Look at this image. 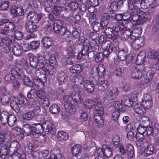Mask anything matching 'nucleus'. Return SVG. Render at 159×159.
I'll use <instances>...</instances> for the list:
<instances>
[{
  "instance_id": "obj_1",
  "label": "nucleus",
  "mask_w": 159,
  "mask_h": 159,
  "mask_svg": "<svg viewBox=\"0 0 159 159\" xmlns=\"http://www.w3.org/2000/svg\"><path fill=\"white\" fill-rule=\"evenodd\" d=\"M12 75L15 78L21 80L23 83L27 86L30 87L33 86V83L25 75H24L22 70L17 67L12 68L10 70Z\"/></svg>"
},
{
  "instance_id": "obj_2",
  "label": "nucleus",
  "mask_w": 159,
  "mask_h": 159,
  "mask_svg": "<svg viewBox=\"0 0 159 159\" xmlns=\"http://www.w3.org/2000/svg\"><path fill=\"white\" fill-rule=\"evenodd\" d=\"M53 28L55 33L63 35L65 38L69 37L70 35V32L66 30L67 27H63L62 21L60 19L54 20Z\"/></svg>"
},
{
  "instance_id": "obj_3",
  "label": "nucleus",
  "mask_w": 159,
  "mask_h": 159,
  "mask_svg": "<svg viewBox=\"0 0 159 159\" xmlns=\"http://www.w3.org/2000/svg\"><path fill=\"white\" fill-rule=\"evenodd\" d=\"M14 40L11 35H8L3 37L0 42V45L2 48V50L5 53H8L11 50V45Z\"/></svg>"
},
{
  "instance_id": "obj_4",
  "label": "nucleus",
  "mask_w": 159,
  "mask_h": 159,
  "mask_svg": "<svg viewBox=\"0 0 159 159\" xmlns=\"http://www.w3.org/2000/svg\"><path fill=\"white\" fill-rule=\"evenodd\" d=\"M25 26L27 31L30 33L29 34L26 36V39H29L36 36L35 33L37 30V27L34 22L29 20L26 23Z\"/></svg>"
},
{
  "instance_id": "obj_5",
  "label": "nucleus",
  "mask_w": 159,
  "mask_h": 159,
  "mask_svg": "<svg viewBox=\"0 0 159 159\" xmlns=\"http://www.w3.org/2000/svg\"><path fill=\"white\" fill-rule=\"evenodd\" d=\"M130 68L132 70L131 73V76L132 78L139 80L141 78L143 72L145 71V68L143 66H141V67L138 69L135 65L132 64L130 65Z\"/></svg>"
},
{
  "instance_id": "obj_6",
  "label": "nucleus",
  "mask_w": 159,
  "mask_h": 159,
  "mask_svg": "<svg viewBox=\"0 0 159 159\" xmlns=\"http://www.w3.org/2000/svg\"><path fill=\"white\" fill-rule=\"evenodd\" d=\"M147 15L146 12L140 11H139L138 15L133 16V21L135 25H142L147 20Z\"/></svg>"
},
{
  "instance_id": "obj_7",
  "label": "nucleus",
  "mask_w": 159,
  "mask_h": 159,
  "mask_svg": "<svg viewBox=\"0 0 159 159\" xmlns=\"http://www.w3.org/2000/svg\"><path fill=\"white\" fill-rule=\"evenodd\" d=\"M43 131L52 135H55L56 133L55 125L49 121L43 122Z\"/></svg>"
},
{
  "instance_id": "obj_8",
  "label": "nucleus",
  "mask_w": 159,
  "mask_h": 159,
  "mask_svg": "<svg viewBox=\"0 0 159 159\" xmlns=\"http://www.w3.org/2000/svg\"><path fill=\"white\" fill-rule=\"evenodd\" d=\"M64 106L66 111L70 114L74 113L76 109L74 106L72 104L71 98L69 96L66 95L63 97Z\"/></svg>"
},
{
  "instance_id": "obj_9",
  "label": "nucleus",
  "mask_w": 159,
  "mask_h": 159,
  "mask_svg": "<svg viewBox=\"0 0 159 159\" xmlns=\"http://www.w3.org/2000/svg\"><path fill=\"white\" fill-rule=\"evenodd\" d=\"M4 28L0 29V33L3 35H7L9 32H12L16 28L15 25L11 22H10L4 25Z\"/></svg>"
},
{
  "instance_id": "obj_10",
  "label": "nucleus",
  "mask_w": 159,
  "mask_h": 159,
  "mask_svg": "<svg viewBox=\"0 0 159 159\" xmlns=\"http://www.w3.org/2000/svg\"><path fill=\"white\" fill-rule=\"evenodd\" d=\"M100 152L104 157L107 158L111 157L112 154V149L107 146L106 145L102 146V148H99L98 150L97 153Z\"/></svg>"
},
{
  "instance_id": "obj_11",
  "label": "nucleus",
  "mask_w": 159,
  "mask_h": 159,
  "mask_svg": "<svg viewBox=\"0 0 159 159\" xmlns=\"http://www.w3.org/2000/svg\"><path fill=\"white\" fill-rule=\"evenodd\" d=\"M25 151L29 154L31 155L33 158H36L38 155V153L34 151V148L33 144L29 143L24 145Z\"/></svg>"
},
{
  "instance_id": "obj_12",
  "label": "nucleus",
  "mask_w": 159,
  "mask_h": 159,
  "mask_svg": "<svg viewBox=\"0 0 159 159\" xmlns=\"http://www.w3.org/2000/svg\"><path fill=\"white\" fill-rule=\"evenodd\" d=\"M159 4L157 0H143L142 8L146 9L149 6L156 7Z\"/></svg>"
},
{
  "instance_id": "obj_13",
  "label": "nucleus",
  "mask_w": 159,
  "mask_h": 159,
  "mask_svg": "<svg viewBox=\"0 0 159 159\" xmlns=\"http://www.w3.org/2000/svg\"><path fill=\"white\" fill-rule=\"evenodd\" d=\"M128 54L125 50H122L119 51L117 54L118 58L121 61L126 60L128 62H130L132 60L130 59V57H128Z\"/></svg>"
},
{
  "instance_id": "obj_14",
  "label": "nucleus",
  "mask_w": 159,
  "mask_h": 159,
  "mask_svg": "<svg viewBox=\"0 0 159 159\" xmlns=\"http://www.w3.org/2000/svg\"><path fill=\"white\" fill-rule=\"evenodd\" d=\"M83 84L84 89L87 93H92L94 91V85L91 81L89 80H84Z\"/></svg>"
},
{
  "instance_id": "obj_15",
  "label": "nucleus",
  "mask_w": 159,
  "mask_h": 159,
  "mask_svg": "<svg viewBox=\"0 0 159 159\" xmlns=\"http://www.w3.org/2000/svg\"><path fill=\"white\" fill-rule=\"evenodd\" d=\"M96 86L99 90L104 91L108 88V82L107 80L99 79L97 82Z\"/></svg>"
},
{
  "instance_id": "obj_16",
  "label": "nucleus",
  "mask_w": 159,
  "mask_h": 159,
  "mask_svg": "<svg viewBox=\"0 0 159 159\" xmlns=\"http://www.w3.org/2000/svg\"><path fill=\"white\" fill-rule=\"evenodd\" d=\"M32 127L33 124L31 125L28 124L24 125L22 127V129L25 134L27 136L30 135L32 137L34 134V133H35L33 131Z\"/></svg>"
},
{
  "instance_id": "obj_17",
  "label": "nucleus",
  "mask_w": 159,
  "mask_h": 159,
  "mask_svg": "<svg viewBox=\"0 0 159 159\" xmlns=\"http://www.w3.org/2000/svg\"><path fill=\"white\" fill-rule=\"evenodd\" d=\"M104 32L107 37L111 38L113 40L115 39L118 38V34L116 33H114L112 28H107L104 30Z\"/></svg>"
},
{
  "instance_id": "obj_18",
  "label": "nucleus",
  "mask_w": 159,
  "mask_h": 159,
  "mask_svg": "<svg viewBox=\"0 0 159 159\" xmlns=\"http://www.w3.org/2000/svg\"><path fill=\"white\" fill-rule=\"evenodd\" d=\"M12 52L13 54L17 56H20L22 53L21 45L18 43H15L13 45Z\"/></svg>"
},
{
  "instance_id": "obj_19",
  "label": "nucleus",
  "mask_w": 159,
  "mask_h": 159,
  "mask_svg": "<svg viewBox=\"0 0 159 159\" xmlns=\"http://www.w3.org/2000/svg\"><path fill=\"white\" fill-rule=\"evenodd\" d=\"M8 143L4 144L0 149V159L5 158L7 155L9 150Z\"/></svg>"
},
{
  "instance_id": "obj_20",
  "label": "nucleus",
  "mask_w": 159,
  "mask_h": 159,
  "mask_svg": "<svg viewBox=\"0 0 159 159\" xmlns=\"http://www.w3.org/2000/svg\"><path fill=\"white\" fill-rule=\"evenodd\" d=\"M32 111L35 115L45 116L47 113L46 109L40 105L33 108Z\"/></svg>"
},
{
  "instance_id": "obj_21",
  "label": "nucleus",
  "mask_w": 159,
  "mask_h": 159,
  "mask_svg": "<svg viewBox=\"0 0 159 159\" xmlns=\"http://www.w3.org/2000/svg\"><path fill=\"white\" fill-rule=\"evenodd\" d=\"M103 115L96 114L95 115L94 119L95 123L98 127H101L104 125V121L102 116Z\"/></svg>"
},
{
  "instance_id": "obj_22",
  "label": "nucleus",
  "mask_w": 159,
  "mask_h": 159,
  "mask_svg": "<svg viewBox=\"0 0 159 159\" xmlns=\"http://www.w3.org/2000/svg\"><path fill=\"white\" fill-rule=\"evenodd\" d=\"M83 66L80 64H76L72 65L70 68V71L73 74H79L83 70Z\"/></svg>"
},
{
  "instance_id": "obj_23",
  "label": "nucleus",
  "mask_w": 159,
  "mask_h": 159,
  "mask_svg": "<svg viewBox=\"0 0 159 159\" xmlns=\"http://www.w3.org/2000/svg\"><path fill=\"white\" fill-rule=\"evenodd\" d=\"M11 12L13 14L14 16H16L18 15L22 16L24 15V11L21 7H16L15 6H13L11 9Z\"/></svg>"
},
{
  "instance_id": "obj_24",
  "label": "nucleus",
  "mask_w": 159,
  "mask_h": 159,
  "mask_svg": "<svg viewBox=\"0 0 159 159\" xmlns=\"http://www.w3.org/2000/svg\"><path fill=\"white\" fill-rule=\"evenodd\" d=\"M93 46H94L93 44H91L89 40H87L83 45V48L80 51L82 54L86 56L87 54L90 51L89 48Z\"/></svg>"
},
{
  "instance_id": "obj_25",
  "label": "nucleus",
  "mask_w": 159,
  "mask_h": 159,
  "mask_svg": "<svg viewBox=\"0 0 159 159\" xmlns=\"http://www.w3.org/2000/svg\"><path fill=\"white\" fill-rule=\"evenodd\" d=\"M146 54L145 52L141 51L138 54L136 60V63L137 65H140L143 63L146 58Z\"/></svg>"
},
{
  "instance_id": "obj_26",
  "label": "nucleus",
  "mask_w": 159,
  "mask_h": 159,
  "mask_svg": "<svg viewBox=\"0 0 159 159\" xmlns=\"http://www.w3.org/2000/svg\"><path fill=\"white\" fill-rule=\"evenodd\" d=\"M93 105L95 106V109L97 111L96 114L103 115L104 114V109L101 102L98 101L95 102Z\"/></svg>"
},
{
  "instance_id": "obj_27",
  "label": "nucleus",
  "mask_w": 159,
  "mask_h": 159,
  "mask_svg": "<svg viewBox=\"0 0 159 159\" xmlns=\"http://www.w3.org/2000/svg\"><path fill=\"white\" fill-rule=\"evenodd\" d=\"M8 145L10 151L16 152L20 148V145L16 140L11 142L10 144L8 143Z\"/></svg>"
},
{
  "instance_id": "obj_28",
  "label": "nucleus",
  "mask_w": 159,
  "mask_h": 159,
  "mask_svg": "<svg viewBox=\"0 0 159 159\" xmlns=\"http://www.w3.org/2000/svg\"><path fill=\"white\" fill-rule=\"evenodd\" d=\"M142 29L141 27H136L131 32V39L134 40L136 38L139 37L142 33Z\"/></svg>"
},
{
  "instance_id": "obj_29",
  "label": "nucleus",
  "mask_w": 159,
  "mask_h": 159,
  "mask_svg": "<svg viewBox=\"0 0 159 159\" xmlns=\"http://www.w3.org/2000/svg\"><path fill=\"white\" fill-rule=\"evenodd\" d=\"M134 111L137 113L140 114L144 113L145 111V108L143 105L140 103H137L133 107Z\"/></svg>"
},
{
  "instance_id": "obj_30",
  "label": "nucleus",
  "mask_w": 159,
  "mask_h": 159,
  "mask_svg": "<svg viewBox=\"0 0 159 159\" xmlns=\"http://www.w3.org/2000/svg\"><path fill=\"white\" fill-rule=\"evenodd\" d=\"M10 114L6 111H3L1 113L0 119L2 123L4 125H6L8 119Z\"/></svg>"
},
{
  "instance_id": "obj_31",
  "label": "nucleus",
  "mask_w": 159,
  "mask_h": 159,
  "mask_svg": "<svg viewBox=\"0 0 159 159\" xmlns=\"http://www.w3.org/2000/svg\"><path fill=\"white\" fill-rule=\"evenodd\" d=\"M71 100L72 99L75 102L80 103L83 101L82 96L78 93H72L71 94Z\"/></svg>"
},
{
  "instance_id": "obj_32",
  "label": "nucleus",
  "mask_w": 159,
  "mask_h": 159,
  "mask_svg": "<svg viewBox=\"0 0 159 159\" xmlns=\"http://www.w3.org/2000/svg\"><path fill=\"white\" fill-rule=\"evenodd\" d=\"M121 101L125 107H130L133 104V102L127 96H124L121 99Z\"/></svg>"
},
{
  "instance_id": "obj_33",
  "label": "nucleus",
  "mask_w": 159,
  "mask_h": 159,
  "mask_svg": "<svg viewBox=\"0 0 159 159\" xmlns=\"http://www.w3.org/2000/svg\"><path fill=\"white\" fill-rule=\"evenodd\" d=\"M42 43L43 46L46 48H48L52 44V40L48 37H44L42 39Z\"/></svg>"
},
{
  "instance_id": "obj_34",
  "label": "nucleus",
  "mask_w": 159,
  "mask_h": 159,
  "mask_svg": "<svg viewBox=\"0 0 159 159\" xmlns=\"http://www.w3.org/2000/svg\"><path fill=\"white\" fill-rule=\"evenodd\" d=\"M156 129H153L151 126L148 127L147 126L145 133V135L150 136L151 135H153V134H157L158 133V127Z\"/></svg>"
},
{
  "instance_id": "obj_35",
  "label": "nucleus",
  "mask_w": 159,
  "mask_h": 159,
  "mask_svg": "<svg viewBox=\"0 0 159 159\" xmlns=\"http://www.w3.org/2000/svg\"><path fill=\"white\" fill-rule=\"evenodd\" d=\"M32 136V137L36 138V140L40 142H43L46 140V136L45 134L41 133H35Z\"/></svg>"
},
{
  "instance_id": "obj_36",
  "label": "nucleus",
  "mask_w": 159,
  "mask_h": 159,
  "mask_svg": "<svg viewBox=\"0 0 159 159\" xmlns=\"http://www.w3.org/2000/svg\"><path fill=\"white\" fill-rule=\"evenodd\" d=\"M123 24L124 27L127 30H130L133 27L134 25L131 20L127 19L124 20Z\"/></svg>"
},
{
  "instance_id": "obj_37",
  "label": "nucleus",
  "mask_w": 159,
  "mask_h": 159,
  "mask_svg": "<svg viewBox=\"0 0 159 159\" xmlns=\"http://www.w3.org/2000/svg\"><path fill=\"white\" fill-rule=\"evenodd\" d=\"M115 109L117 111H122L125 110V106L122 101H116L114 103Z\"/></svg>"
},
{
  "instance_id": "obj_38",
  "label": "nucleus",
  "mask_w": 159,
  "mask_h": 159,
  "mask_svg": "<svg viewBox=\"0 0 159 159\" xmlns=\"http://www.w3.org/2000/svg\"><path fill=\"white\" fill-rule=\"evenodd\" d=\"M131 32L132 31L131 30H126L124 31L120 36L121 39L124 40L130 38L131 40V36L132 35Z\"/></svg>"
},
{
  "instance_id": "obj_39",
  "label": "nucleus",
  "mask_w": 159,
  "mask_h": 159,
  "mask_svg": "<svg viewBox=\"0 0 159 159\" xmlns=\"http://www.w3.org/2000/svg\"><path fill=\"white\" fill-rule=\"evenodd\" d=\"M33 81L34 84L39 89H44L45 84L46 83H43L42 81L39 80H37V79L34 78L33 79Z\"/></svg>"
},
{
  "instance_id": "obj_40",
  "label": "nucleus",
  "mask_w": 159,
  "mask_h": 159,
  "mask_svg": "<svg viewBox=\"0 0 159 159\" xmlns=\"http://www.w3.org/2000/svg\"><path fill=\"white\" fill-rule=\"evenodd\" d=\"M68 137V135L66 132L60 131L58 132L57 138L58 139L61 141H64L66 140Z\"/></svg>"
},
{
  "instance_id": "obj_41",
  "label": "nucleus",
  "mask_w": 159,
  "mask_h": 159,
  "mask_svg": "<svg viewBox=\"0 0 159 159\" xmlns=\"http://www.w3.org/2000/svg\"><path fill=\"white\" fill-rule=\"evenodd\" d=\"M17 99V102L20 105L26 104L28 102V101L26 98L22 93H19L18 94Z\"/></svg>"
},
{
  "instance_id": "obj_42",
  "label": "nucleus",
  "mask_w": 159,
  "mask_h": 159,
  "mask_svg": "<svg viewBox=\"0 0 159 159\" xmlns=\"http://www.w3.org/2000/svg\"><path fill=\"white\" fill-rule=\"evenodd\" d=\"M34 116L35 115L32 111H28L23 115V118L27 120H33Z\"/></svg>"
},
{
  "instance_id": "obj_43",
  "label": "nucleus",
  "mask_w": 159,
  "mask_h": 159,
  "mask_svg": "<svg viewBox=\"0 0 159 159\" xmlns=\"http://www.w3.org/2000/svg\"><path fill=\"white\" fill-rule=\"evenodd\" d=\"M30 64L34 68H36L39 64L38 59L36 57L32 56L30 58Z\"/></svg>"
},
{
  "instance_id": "obj_44",
  "label": "nucleus",
  "mask_w": 159,
  "mask_h": 159,
  "mask_svg": "<svg viewBox=\"0 0 159 159\" xmlns=\"http://www.w3.org/2000/svg\"><path fill=\"white\" fill-rule=\"evenodd\" d=\"M126 153L128 155V157L131 158L134 154V147L130 144H127L126 146Z\"/></svg>"
},
{
  "instance_id": "obj_45",
  "label": "nucleus",
  "mask_w": 159,
  "mask_h": 159,
  "mask_svg": "<svg viewBox=\"0 0 159 159\" xmlns=\"http://www.w3.org/2000/svg\"><path fill=\"white\" fill-rule=\"evenodd\" d=\"M81 146L79 144L74 146L71 148V152L74 156L78 155L80 152L81 149Z\"/></svg>"
},
{
  "instance_id": "obj_46",
  "label": "nucleus",
  "mask_w": 159,
  "mask_h": 159,
  "mask_svg": "<svg viewBox=\"0 0 159 159\" xmlns=\"http://www.w3.org/2000/svg\"><path fill=\"white\" fill-rule=\"evenodd\" d=\"M57 78L58 80L61 83H63L67 79L66 74L64 72L62 71L59 72L58 73Z\"/></svg>"
},
{
  "instance_id": "obj_47",
  "label": "nucleus",
  "mask_w": 159,
  "mask_h": 159,
  "mask_svg": "<svg viewBox=\"0 0 159 159\" xmlns=\"http://www.w3.org/2000/svg\"><path fill=\"white\" fill-rule=\"evenodd\" d=\"M8 120L7 124L10 127H12L14 125L17 121L16 117L13 115L10 114L8 119Z\"/></svg>"
},
{
  "instance_id": "obj_48",
  "label": "nucleus",
  "mask_w": 159,
  "mask_h": 159,
  "mask_svg": "<svg viewBox=\"0 0 159 159\" xmlns=\"http://www.w3.org/2000/svg\"><path fill=\"white\" fill-rule=\"evenodd\" d=\"M146 154L147 156H149L154 153L155 148L152 144L147 145L145 149Z\"/></svg>"
},
{
  "instance_id": "obj_49",
  "label": "nucleus",
  "mask_w": 159,
  "mask_h": 159,
  "mask_svg": "<svg viewBox=\"0 0 159 159\" xmlns=\"http://www.w3.org/2000/svg\"><path fill=\"white\" fill-rule=\"evenodd\" d=\"M57 72L56 69L50 65L46 70H45V73L47 75H54Z\"/></svg>"
},
{
  "instance_id": "obj_50",
  "label": "nucleus",
  "mask_w": 159,
  "mask_h": 159,
  "mask_svg": "<svg viewBox=\"0 0 159 159\" xmlns=\"http://www.w3.org/2000/svg\"><path fill=\"white\" fill-rule=\"evenodd\" d=\"M33 132L35 133H39L42 129L43 130V124H33Z\"/></svg>"
},
{
  "instance_id": "obj_51",
  "label": "nucleus",
  "mask_w": 159,
  "mask_h": 159,
  "mask_svg": "<svg viewBox=\"0 0 159 159\" xmlns=\"http://www.w3.org/2000/svg\"><path fill=\"white\" fill-rule=\"evenodd\" d=\"M159 53L155 50H151L148 52L147 56L151 59H156L158 58Z\"/></svg>"
},
{
  "instance_id": "obj_52",
  "label": "nucleus",
  "mask_w": 159,
  "mask_h": 159,
  "mask_svg": "<svg viewBox=\"0 0 159 159\" xmlns=\"http://www.w3.org/2000/svg\"><path fill=\"white\" fill-rule=\"evenodd\" d=\"M95 70V73H97V75H98L99 77H103L104 76L105 70V69L103 67H96Z\"/></svg>"
},
{
  "instance_id": "obj_53",
  "label": "nucleus",
  "mask_w": 159,
  "mask_h": 159,
  "mask_svg": "<svg viewBox=\"0 0 159 159\" xmlns=\"http://www.w3.org/2000/svg\"><path fill=\"white\" fill-rule=\"evenodd\" d=\"M19 104L14 100H11L10 102V106L12 109L16 113L19 112L20 108Z\"/></svg>"
},
{
  "instance_id": "obj_54",
  "label": "nucleus",
  "mask_w": 159,
  "mask_h": 159,
  "mask_svg": "<svg viewBox=\"0 0 159 159\" xmlns=\"http://www.w3.org/2000/svg\"><path fill=\"white\" fill-rule=\"evenodd\" d=\"M60 110V107L57 105L53 104L50 107V112L52 114H57Z\"/></svg>"
},
{
  "instance_id": "obj_55",
  "label": "nucleus",
  "mask_w": 159,
  "mask_h": 159,
  "mask_svg": "<svg viewBox=\"0 0 159 159\" xmlns=\"http://www.w3.org/2000/svg\"><path fill=\"white\" fill-rule=\"evenodd\" d=\"M111 45V42L110 41L107 40L102 43L101 48L103 50H109L111 48H113Z\"/></svg>"
},
{
  "instance_id": "obj_56",
  "label": "nucleus",
  "mask_w": 159,
  "mask_h": 159,
  "mask_svg": "<svg viewBox=\"0 0 159 159\" xmlns=\"http://www.w3.org/2000/svg\"><path fill=\"white\" fill-rule=\"evenodd\" d=\"M121 3L122 4H123V2L121 1H119L118 2H117L115 1L113 2L110 5V8L111 9L113 10L114 11H117L118 9V7L119 6V4Z\"/></svg>"
},
{
  "instance_id": "obj_57",
  "label": "nucleus",
  "mask_w": 159,
  "mask_h": 159,
  "mask_svg": "<svg viewBox=\"0 0 159 159\" xmlns=\"http://www.w3.org/2000/svg\"><path fill=\"white\" fill-rule=\"evenodd\" d=\"M35 93L38 98L41 100H43L47 96L46 93L43 91L37 90Z\"/></svg>"
},
{
  "instance_id": "obj_58",
  "label": "nucleus",
  "mask_w": 159,
  "mask_h": 159,
  "mask_svg": "<svg viewBox=\"0 0 159 159\" xmlns=\"http://www.w3.org/2000/svg\"><path fill=\"white\" fill-rule=\"evenodd\" d=\"M38 66L39 67L40 69H43V71L47 70L50 65L48 63L46 62V61H43L39 63Z\"/></svg>"
},
{
  "instance_id": "obj_59",
  "label": "nucleus",
  "mask_w": 159,
  "mask_h": 159,
  "mask_svg": "<svg viewBox=\"0 0 159 159\" xmlns=\"http://www.w3.org/2000/svg\"><path fill=\"white\" fill-rule=\"evenodd\" d=\"M10 3L8 1L2 2L0 4V9L2 10H6L9 7Z\"/></svg>"
},
{
  "instance_id": "obj_60",
  "label": "nucleus",
  "mask_w": 159,
  "mask_h": 159,
  "mask_svg": "<svg viewBox=\"0 0 159 159\" xmlns=\"http://www.w3.org/2000/svg\"><path fill=\"white\" fill-rule=\"evenodd\" d=\"M40 72L41 74L40 75V78L35 77H34V78L37 79V80H39L42 81L43 83H46L47 81L46 77L47 75L45 74V71L42 72V71H41Z\"/></svg>"
},
{
  "instance_id": "obj_61",
  "label": "nucleus",
  "mask_w": 159,
  "mask_h": 159,
  "mask_svg": "<svg viewBox=\"0 0 159 159\" xmlns=\"http://www.w3.org/2000/svg\"><path fill=\"white\" fill-rule=\"evenodd\" d=\"M14 33V35L16 39L20 40L22 38L24 34L21 31L17 30L15 31Z\"/></svg>"
},
{
  "instance_id": "obj_62",
  "label": "nucleus",
  "mask_w": 159,
  "mask_h": 159,
  "mask_svg": "<svg viewBox=\"0 0 159 159\" xmlns=\"http://www.w3.org/2000/svg\"><path fill=\"white\" fill-rule=\"evenodd\" d=\"M22 131L21 129L18 127H14L11 129L12 133L16 136L20 135Z\"/></svg>"
},
{
  "instance_id": "obj_63",
  "label": "nucleus",
  "mask_w": 159,
  "mask_h": 159,
  "mask_svg": "<svg viewBox=\"0 0 159 159\" xmlns=\"http://www.w3.org/2000/svg\"><path fill=\"white\" fill-rule=\"evenodd\" d=\"M122 26H119L118 25H116L112 28L113 30L114 33H116L118 34V37L119 36L118 33L120 31H122L123 29L122 28Z\"/></svg>"
},
{
  "instance_id": "obj_64",
  "label": "nucleus",
  "mask_w": 159,
  "mask_h": 159,
  "mask_svg": "<svg viewBox=\"0 0 159 159\" xmlns=\"http://www.w3.org/2000/svg\"><path fill=\"white\" fill-rule=\"evenodd\" d=\"M9 100L10 97L6 95L3 96L1 98V102L4 105L8 104Z\"/></svg>"
}]
</instances>
